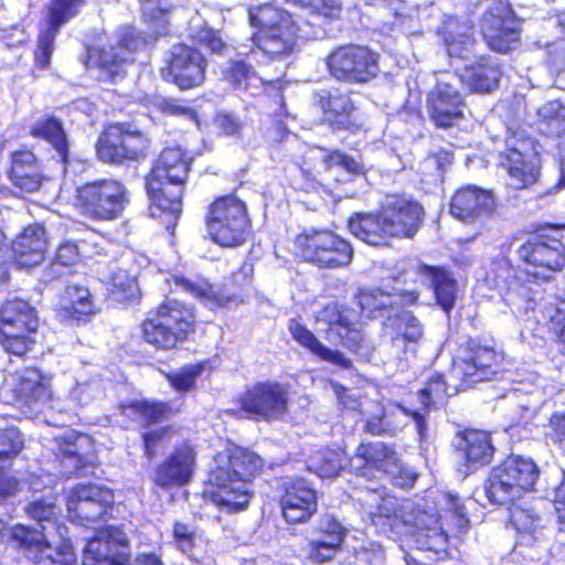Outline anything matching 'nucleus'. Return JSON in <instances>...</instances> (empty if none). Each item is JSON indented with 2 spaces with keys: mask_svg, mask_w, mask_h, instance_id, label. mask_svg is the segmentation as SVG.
<instances>
[{
  "mask_svg": "<svg viewBox=\"0 0 565 565\" xmlns=\"http://www.w3.org/2000/svg\"><path fill=\"white\" fill-rule=\"evenodd\" d=\"M52 502L41 505L38 500V565H75L71 542L65 537L66 529L53 519Z\"/></svg>",
  "mask_w": 565,
  "mask_h": 565,
  "instance_id": "14",
  "label": "nucleus"
},
{
  "mask_svg": "<svg viewBox=\"0 0 565 565\" xmlns=\"http://www.w3.org/2000/svg\"><path fill=\"white\" fill-rule=\"evenodd\" d=\"M121 414L132 420L150 425L168 417L171 408L166 403L132 401L128 404H121Z\"/></svg>",
  "mask_w": 565,
  "mask_h": 565,
  "instance_id": "46",
  "label": "nucleus"
},
{
  "mask_svg": "<svg viewBox=\"0 0 565 565\" xmlns=\"http://www.w3.org/2000/svg\"><path fill=\"white\" fill-rule=\"evenodd\" d=\"M150 139L128 122L109 125L99 135L97 158L108 164L125 166L147 157Z\"/></svg>",
  "mask_w": 565,
  "mask_h": 565,
  "instance_id": "9",
  "label": "nucleus"
},
{
  "mask_svg": "<svg viewBox=\"0 0 565 565\" xmlns=\"http://www.w3.org/2000/svg\"><path fill=\"white\" fill-rule=\"evenodd\" d=\"M360 494L359 500L371 515L387 519L393 527H397L399 523L403 524L399 515L403 502L398 504L397 499L387 494L385 488H366Z\"/></svg>",
  "mask_w": 565,
  "mask_h": 565,
  "instance_id": "39",
  "label": "nucleus"
},
{
  "mask_svg": "<svg viewBox=\"0 0 565 565\" xmlns=\"http://www.w3.org/2000/svg\"><path fill=\"white\" fill-rule=\"evenodd\" d=\"M288 387L279 382H258L237 397L238 409H227L234 416L252 419L277 420L288 408Z\"/></svg>",
  "mask_w": 565,
  "mask_h": 565,
  "instance_id": "11",
  "label": "nucleus"
},
{
  "mask_svg": "<svg viewBox=\"0 0 565 565\" xmlns=\"http://www.w3.org/2000/svg\"><path fill=\"white\" fill-rule=\"evenodd\" d=\"M520 278L509 287L505 301L511 307L513 315L521 317L529 312L534 313V319L540 320L537 311L542 318L555 321L562 324V317L565 315V300L561 299L554 302L544 301L539 282H520Z\"/></svg>",
  "mask_w": 565,
  "mask_h": 565,
  "instance_id": "21",
  "label": "nucleus"
},
{
  "mask_svg": "<svg viewBox=\"0 0 565 565\" xmlns=\"http://www.w3.org/2000/svg\"><path fill=\"white\" fill-rule=\"evenodd\" d=\"M114 502L111 490L97 484H78L67 497V512L72 520L95 522L107 514Z\"/></svg>",
  "mask_w": 565,
  "mask_h": 565,
  "instance_id": "25",
  "label": "nucleus"
},
{
  "mask_svg": "<svg viewBox=\"0 0 565 565\" xmlns=\"http://www.w3.org/2000/svg\"><path fill=\"white\" fill-rule=\"evenodd\" d=\"M263 466L264 460L256 452L238 446L227 447L214 458L206 499L225 513L245 510L254 493L253 479Z\"/></svg>",
  "mask_w": 565,
  "mask_h": 565,
  "instance_id": "2",
  "label": "nucleus"
},
{
  "mask_svg": "<svg viewBox=\"0 0 565 565\" xmlns=\"http://www.w3.org/2000/svg\"><path fill=\"white\" fill-rule=\"evenodd\" d=\"M419 276L430 282L437 303L449 313L457 299V282L450 273L444 268L411 263L402 267L395 280L407 284L416 281Z\"/></svg>",
  "mask_w": 565,
  "mask_h": 565,
  "instance_id": "27",
  "label": "nucleus"
},
{
  "mask_svg": "<svg viewBox=\"0 0 565 565\" xmlns=\"http://www.w3.org/2000/svg\"><path fill=\"white\" fill-rule=\"evenodd\" d=\"M143 45L145 39L137 35L135 29L129 28L122 33L116 46L92 49L88 51V58L106 78L114 82L117 77L124 76L126 65L132 60V53Z\"/></svg>",
  "mask_w": 565,
  "mask_h": 565,
  "instance_id": "24",
  "label": "nucleus"
},
{
  "mask_svg": "<svg viewBox=\"0 0 565 565\" xmlns=\"http://www.w3.org/2000/svg\"><path fill=\"white\" fill-rule=\"evenodd\" d=\"M10 253L18 268L30 269L35 266V225H29L17 236Z\"/></svg>",
  "mask_w": 565,
  "mask_h": 565,
  "instance_id": "48",
  "label": "nucleus"
},
{
  "mask_svg": "<svg viewBox=\"0 0 565 565\" xmlns=\"http://www.w3.org/2000/svg\"><path fill=\"white\" fill-rule=\"evenodd\" d=\"M316 102L323 113L324 120L333 129L356 131L365 124L358 115L349 95L321 90L317 93Z\"/></svg>",
  "mask_w": 565,
  "mask_h": 565,
  "instance_id": "31",
  "label": "nucleus"
},
{
  "mask_svg": "<svg viewBox=\"0 0 565 565\" xmlns=\"http://www.w3.org/2000/svg\"><path fill=\"white\" fill-rule=\"evenodd\" d=\"M322 162L326 169L340 167L351 174L364 173V164L359 158L349 156L340 150L326 153L322 157Z\"/></svg>",
  "mask_w": 565,
  "mask_h": 565,
  "instance_id": "60",
  "label": "nucleus"
},
{
  "mask_svg": "<svg viewBox=\"0 0 565 565\" xmlns=\"http://www.w3.org/2000/svg\"><path fill=\"white\" fill-rule=\"evenodd\" d=\"M303 259L319 268L337 269L353 258L351 244L328 230H310L297 237Z\"/></svg>",
  "mask_w": 565,
  "mask_h": 565,
  "instance_id": "13",
  "label": "nucleus"
},
{
  "mask_svg": "<svg viewBox=\"0 0 565 565\" xmlns=\"http://www.w3.org/2000/svg\"><path fill=\"white\" fill-rule=\"evenodd\" d=\"M499 164L507 171L509 185L514 189H525L537 181L540 160L527 140H507L505 150L499 154Z\"/></svg>",
  "mask_w": 565,
  "mask_h": 565,
  "instance_id": "20",
  "label": "nucleus"
},
{
  "mask_svg": "<svg viewBox=\"0 0 565 565\" xmlns=\"http://www.w3.org/2000/svg\"><path fill=\"white\" fill-rule=\"evenodd\" d=\"M55 441L58 445V452L63 456V461L82 463L81 466H75L76 469L85 466L87 460L79 454V449L87 441V436L79 435L73 429H65L55 436Z\"/></svg>",
  "mask_w": 565,
  "mask_h": 565,
  "instance_id": "54",
  "label": "nucleus"
},
{
  "mask_svg": "<svg viewBox=\"0 0 565 565\" xmlns=\"http://www.w3.org/2000/svg\"><path fill=\"white\" fill-rule=\"evenodd\" d=\"M398 459L393 446L376 441L361 444L356 448L355 456L351 458L350 465L358 471V476L369 478L373 471L387 475L388 471L396 470Z\"/></svg>",
  "mask_w": 565,
  "mask_h": 565,
  "instance_id": "34",
  "label": "nucleus"
},
{
  "mask_svg": "<svg viewBox=\"0 0 565 565\" xmlns=\"http://www.w3.org/2000/svg\"><path fill=\"white\" fill-rule=\"evenodd\" d=\"M327 66L335 79L359 84L374 78L379 72L377 54L361 45H342L327 57Z\"/></svg>",
  "mask_w": 565,
  "mask_h": 565,
  "instance_id": "17",
  "label": "nucleus"
},
{
  "mask_svg": "<svg viewBox=\"0 0 565 565\" xmlns=\"http://www.w3.org/2000/svg\"><path fill=\"white\" fill-rule=\"evenodd\" d=\"M394 20L391 21L393 29L398 30L405 34H413L416 32V17L415 10L407 8L403 2L396 1L393 7Z\"/></svg>",
  "mask_w": 565,
  "mask_h": 565,
  "instance_id": "63",
  "label": "nucleus"
},
{
  "mask_svg": "<svg viewBox=\"0 0 565 565\" xmlns=\"http://www.w3.org/2000/svg\"><path fill=\"white\" fill-rule=\"evenodd\" d=\"M480 31L492 51L507 53L515 49L520 40V23L509 3L502 0H483Z\"/></svg>",
  "mask_w": 565,
  "mask_h": 565,
  "instance_id": "12",
  "label": "nucleus"
},
{
  "mask_svg": "<svg viewBox=\"0 0 565 565\" xmlns=\"http://www.w3.org/2000/svg\"><path fill=\"white\" fill-rule=\"evenodd\" d=\"M195 467V452L188 445L175 448L151 475L152 482L166 490L188 484Z\"/></svg>",
  "mask_w": 565,
  "mask_h": 565,
  "instance_id": "28",
  "label": "nucleus"
},
{
  "mask_svg": "<svg viewBox=\"0 0 565 565\" xmlns=\"http://www.w3.org/2000/svg\"><path fill=\"white\" fill-rule=\"evenodd\" d=\"M178 333L175 329L169 327V324L161 321V319H158L154 313H150L142 323L145 341L161 350L173 349L178 342H182L186 339L184 335Z\"/></svg>",
  "mask_w": 565,
  "mask_h": 565,
  "instance_id": "44",
  "label": "nucleus"
},
{
  "mask_svg": "<svg viewBox=\"0 0 565 565\" xmlns=\"http://www.w3.org/2000/svg\"><path fill=\"white\" fill-rule=\"evenodd\" d=\"M431 119L438 127L447 128L462 118V96L450 83L438 81L427 98Z\"/></svg>",
  "mask_w": 565,
  "mask_h": 565,
  "instance_id": "33",
  "label": "nucleus"
},
{
  "mask_svg": "<svg viewBox=\"0 0 565 565\" xmlns=\"http://www.w3.org/2000/svg\"><path fill=\"white\" fill-rule=\"evenodd\" d=\"M175 285L182 291L188 292L201 300L206 301V303H217L218 306L225 305L223 297H214L212 295L211 286L206 282H193L185 277H175Z\"/></svg>",
  "mask_w": 565,
  "mask_h": 565,
  "instance_id": "61",
  "label": "nucleus"
},
{
  "mask_svg": "<svg viewBox=\"0 0 565 565\" xmlns=\"http://www.w3.org/2000/svg\"><path fill=\"white\" fill-rule=\"evenodd\" d=\"M322 162L326 169L340 167L351 174L364 173V164L359 158L349 156L340 150L326 153L322 157Z\"/></svg>",
  "mask_w": 565,
  "mask_h": 565,
  "instance_id": "59",
  "label": "nucleus"
},
{
  "mask_svg": "<svg viewBox=\"0 0 565 565\" xmlns=\"http://www.w3.org/2000/svg\"><path fill=\"white\" fill-rule=\"evenodd\" d=\"M395 296L382 290H361L355 296V303L360 308L359 317L364 315L370 319L385 318L396 311Z\"/></svg>",
  "mask_w": 565,
  "mask_h": 565,
  "instance_id": "43",
  "label": "nucleus"
},
{
  "mask_svg": "<svg viewBox=\"0 0 565 565\" xmlns=\"http://www.w3.org/2000/svg\"><path fill=\"white\" fill-rule=\"evenodd\" d=\"M317 492L306 479H288L284 482L280 507L288 523L307 522L317 512Z\"/></svg>",
  "mask_w": 565,
  "mask_h": 565,
  "instance_id": "29",
  "label": "nucleus"
},
{
  "mask_svg": "<svg viewBox=\"0 0 565 565\" xmlns=\"http://www.w3.org/2000/svg\"><path fill=\"white\" fill-rule=\"evenodd\" d=\"M318 537L309 544L308 557L316 563L331 561L339 552L347 529L332 514H323L317 525Z\"/></svg>",
  "mask_w": 565,
  "mask_h": 565,
  "instance_id": "35",
  "label": "nucleus"
},
{
  "mask_svg": "<svg viewBox=\"0 0 565 565\" xmlns=\"http://www.w3.org/2000/svg\"><path fill=\"white\" fill-rule=\"evenodd\" d=\"M153 313L158 319H161V321L169 324V327L175 329L180 335L186 338L188 334L193 331V310L181 301L167 298Z\"/></svg>",
  "mask_w": 565,
  "mask_h": 565,
  "instance_id": "42",
  "label": "nucleus"
},
{
  "mask_svg": "<svg viewBox=\"0 0 565 565\" xmlns=\"http://www.w3.org/2000/svg\"><path fill=\"white\" fill-rule=\"evenodd\" d=\"M205 222L210 237L224 247L241 245L248 233L246 205L235 195L216 199L209 207Z\"/></svg>",
  "mask_w": 565,
  "mask_h": 565,
  "instance_id": "10",
  "label": "nucleus"
},
{
  "mask_svg": "<svg viewBox=\"0 0 565 565\" xmlns=\"http://www.w3.org/2000/svg\"><path fill=\"white\" fill-rule=\"evenodd\" d=\"M10 179L22 192L35 191V154L32 151H17L12 154Z\"/></svg>",
  "mask_w": 565,
  "mask_h": 565,
  "instance_id": "45",
  "label": "nucleus"
},
{
  "mask_svg": "<svg viewBox=\"0 0 565 565\" xmlns=\"http://www.w3.org/2000/svg\"><path fill=\"white\" fill-rule=\"evenodd\" d=\"M347 457L341 449H320L309 458V469L321 478H331L344 467Z\"/></svg>",
  "mask_w": 565,
  "mask_h": 565,
  "instance_id": "47",
  "label": "nucleus"
},
{
  "mask_svg": "<svg viewBox=\"0 0 565 565\" xmlns=\"http://www.w3.org/2000/svg\"><path fill=\"white\" fill-rule=\"evenodd\" d=\"M248 15L250 24L258 29L253 35L254 44L273 60L289 55L294 51L297 36L320 35L319 30H305L287 11L268 3L249 9Z\"/></svg>",
  "mask_w": 565,
  "mask_h": 565,
  "instance_id": "5",
  "label": "nucleus"
},
{
  "mask_svg": "<svg viewBox=\"0 0 565 565\" xmlns=\"http://www.w3.org/2000/svg\"><path fill=\"white\" fill-rule=\"evenodd\" d=\"M7 384L10 385L17 402L25 405L35 402V367L28 366L15 372Z\"/></svg>",
  "mask_w": 565,
  "mask_h": 565,
  "instance_id": "53",
  "label": "nucleus"
},
{
  "mask_svg": "<svg viewBox=\"0 0 565 565\" xmlns=\"http://www.w3.org/2000/svg\"><path fill=\"white\" fill-rule=\"evenodd\" d=\"M501 370L499 355L489 347H478L468 353L466 358L454 362L449 379L452 384H447L443 375L433 376L419 393V402L424 408L439 407L451 393L465 391L475 384L489 381Z\"/></svg>",
  "mask_w": 565,
  "mask_h": 565,
  "instance_id": "4",
  "label": "nucleus"
},
{
  "mask_svg": "<svg viewBox=\"0 0 565 565\" xmlns=\"http://www.w3.org/2000/svg\"><path fill=\"white\" fill-rule=\"evenodd\" d=\"M93 312V305L87 288L78 285H67L62 296L57 316L62 321H81Z\"/></svg>",
  "mask_w": 565,
  "mask_h": 565,
  "instance_id": "40",
  "label": "nucleus"
},
{
  "mask_svg": "<svg viewBox=\"0 0 565 565\" xmlns=\"http://www.w3.org/2000/svg\"><path fill=\"white\" fill-rule=\"evenodd\" d=\"M167 64L161 70L162 77L181 89L200 86L205 79V60L191 46L181 43L172 45L167 55Z\"/></svg>",
  "mask_w": 565,
  "mask_h": 565,
  "instance_id": "23",
  "label": "nucleus"
},
{
  "mask_svg": "<svg viewBox=\"0 0 565 565\" xmlns=\"http://www.w3.org/2000/svg\"><path fill=\"white\" fill-rule=\"evenodd\" d=\"M457 449L465 459L467 472L490 463L494 448L490 436L481 430H468L458 437Z\"/></svg>",
  "mask_w": 565,
  "mask_h": 565,
  "instance_id": "36",
  "label": "nucleus"
},
{
  "mask_svg": "<svg viewBox=\"0 0 565 565\" xmlns=\"http://www.w3.org/2000/svg\"><path fill=\"white\" fill-rule=\"evenodd\" d=\"M315 318L317 323L326 326V329L322 330L331 342L356 350L363 341L359 312L354 309L331 301L318 310Z\"/></svg>",
  "mask_w": 565,
  "mask_h": 565,
  "instance_id": "22",
  "label": "nucleus"
},
{
  "mask_svg": "<svg viewBox=\"0 0 565 565\" xmlns=\"http://www.w3.org/2000/svg\"><path fill=\"white\" fill-rule=\"evenodd\" d=\"M502 72L492 57H480L475 64L466 66L460 75L461 82L472 92L491 93L499 86Z\"/></svg>",
  "mask_w": 565,
  "mask_h": 565,
  "instance_id": "37",
  "label": "nucleus"
},
{
  "mask_svg": "<svg viewBox=\"0 0 565 565\" xmlns=\"http://www.w3.org/2000/svg\"><path fill=\"white\" fill-rule=\"evenodd\" d=\"M190 35L199 45L209 49L213 53L221 54L225 49L223 40L211 28L202 26L196 30L194 25H191Z\"/></svg>",
  "mask_w": 565,
  "mask_h": 565,
  "instance_id": "64",
  "label": "nucleus"
},
{
  "mask_svg": "<svg viewBox=\"0 0 565 565\" xmlns=\"http://www.w3.org/2000/svg\"><path fill=\"white\" fill-rule=\"evenodd\" d=\"M405 416L413 418L420 440L427 439L425 415L419 411H411L399 405L387 408L380 404L374 405V411L365 419L364 431L373 436H395L402 430Z\"/></svg>",
  "mask_w": 565,
  "mask_h": 565,
  "instance_id": "26",
  "label": "nucleus"
},
{
  "mask_svg": "<svg viewBox=\"0 0 565 565\" xmlns=\"http://www.w3.org/2000/svg\"><path fill=\"white\" fill-rule=\"evenodd\" d=\"M84 0H51L45 14L46 29L39 40L42 56H38V67L50 64L54 50V40L62 25L79 13Z\"/></svg>",
  "mask_w": 565,
  "mask_h": 565,
  "instance_id": "32",
  "label": "nucleus"
},
{
  "mask_svg": "<svg viewBox=\"0 0 565 565\" xmlns=\"http://www.w3.org/2000/svg\"><path fill=\"white\" fill-rule=\"evenodd\" d=\"M518 254L531 267L526 275L543 281L550 280L565 264L564 245L551 236L530 237L518 248Z\"/></svg>",
  "mask_w": 565,
  "mask_h": 565,
  "instance_id": "18",
  "label": "nucleus"
},
{
  "mask_svg": "<svg viewBox=\"0 0 565 565\" xmlns=\"http://www.w3.org/2000/svg\"><path fill=\"white\" fill-rule=\"evenodd\" d=\"M23 439L15 427L0 429V470L9 467L12 459L22 450Z\"/></svg>",
  "mask_w": 565,
  "mask_h": 565,
  "instance_id": "56",
  "label": "nucleus"
},
{
  "mask_svg": "<svg viewBox=\"0 0 565 565\" xmlns=\"http://www.w3.org/2000/svg\"><path fill=\"white\" fill-rule=\"evenodd\" d=\"M454 22L450 21L444 31V42L447 52L451 57L466 58L472 52L475 46L473 30L470 26H463L462 31H452Z\"/></svg>",
  "mask_w": 565,
  "mask_h": 565,
  "instance_id": "51",
  "label": "nucleus"
},
{
  "mask_svg": "<svg viewBox=\"0 0 565 565\" xmlns=\"http://www.w3.org/2000/svg\"><path fill=\"white\" fill-rule=\"evenodd\" d=\"M399 515L406 533L419 550L436 554L447 551L448 534L439 523V516L433 508L426 509L412 500H404Z\"/></svg>",
  "mask_w": 565,
  "mask_h": 565,
  "instance_id": "15",
  "label": "nucleus"
},
{
  "mask_svg": "<svg viewBox=\"0 0 565 565\" xmlns=\"http://www.w3.org/2000/svg\"><path fill=\"white\" fill-rule=\"evenodd\" d=\"M38 138L45 141L54 151L53 161L58 172L65 173L68 161V139L60 119L45 116L38 121Z\"/></svg>",
  "mask_w": 565,
  "mask_h": 565,
  "instance_id": "38",
  "label": "nucleus"
},
{
  "mask_svg": "<svg viewBox=\"0 0 565 565\" xmlns=\"http://www.w3.org/2000/svg\"><path fill=\"white\" fill-rule=\"evenodd\" d=\"M83 565H163L161 557L140 553L131 563V547L127 534L117 526H108L89 540L83 552Z\"/></svg>",
  "mask_w": 565,
  "mask_h": 565,
  "instance_id": "8",
  "label": "nucleus"
},
{
  "mask_svg": "<svg viewBox=\"0 0 565 565\" xmlns=\"http://www.w3.org/2000/svg\"><path fill=\"white\" fill-rule=\"evenodd\" d=\"M483 492L492 504L511 505L510 520L518 532L513 556L545 562L550 552L547 519L525 502L515 503L524 493L511 478H507L504 469L497 466L491 470Z\"/></svg>",
  "mask_w": 565,
  "mask_h": 565,
  "instance_id": "1",
  "label": "nucleus"
},
{
  "mask_svg": "<svg viewBox=\"0 0 565 565\" xmlns=\"http://www.w3.org/2000/svg\"><path fill=\"white\" fill-rule=\"evenodd\" d=\"M424 207L403 195H388L376 212L353 213L349 231L372 246H388L393 238H412L423 224Z\"/></svg>",
  "mask_w": 565,
  "mask_h": 565,
  "instance_id": "3",
  "label": "nucleus"
},
{
  "mask_svg": "<svg viewBox=\"0 0 565 565\" xmlns=\"http://www.w3.org/2000/svg\"><path fill=\"white\" fill-rule=\"evenodd\" d=\"M299 6L311 9V19L303 21V25L316 28L319 20L339 19L342 12V3L340 0H295Z\"/></svg>",
  "mask_w": 565,
  "mask_h": 565,
  "instance_id": "55",
  "label": "nucleus"
},
{
  "mask_svg": "<svg viewBox=\"0 0 565 565\" xmlns=\"http://www.w3.org/2000/svg\"><path fill=\"white\" fill-rule=\"evenodd\" d=\"M499 466L504 469L507 478H511L524 494L534 490L540 470L531 458L512 455Z\"/></svg>",
  "mask_w": 565,
  "mask_h": 565,
  "instance_id": "41",
  "label": "nucleus"
},
{
  "mask_svg": "<svg viewBox=\"0 0 565 565\" xmlns=\"http://www.w3.org/2000/svg\"><path fill=\"white\" fill-rule=\"evenodd\" d=\"M204 370L203 364H190L168 375L171 386L178 392H189Z\"/></svg>",
  "mask_w": 565,
  "mask_h": 565,
  "instance_id": "58",
  "label": "nucleus"
},
{
  "mask_svg": "<svg viewBox=\"0 0 565 565\" xmlns=\"http://www.w3.org/2000/svg\"><path fill=\"white\" fill-rule=\"evenodd\" d=\"M83 213L90 218L110 221L119 217L128 200L125 186L114 179H102L78 189Z\"/></svg>",
  "mask_w": 565,
  "mask_h": 565,
  "instance_id": "16",
  "label": "nucleus"
},
{
  "mask_svg": "<svg viewBox=\"0 0 565 565\" xmlns=\"http://www.w3.org/2000/svg\"><path fill=\"white\" fill-rule=\"evenodd\" d=\"M35 313L30 305L21 299L4 302L0 310V344L10 354L22 356L32 342H28L24 331L35 332L31 326Z\"/></svg>",
  "mask_w": 565,
  "mask_h": 565,
  "instance_id": "19",
  "label": "nucleus"
},
{
  "mask_svg": "<svg viewBox=\"0 0 565 565\" xmlns=\"http://www.w3.org/2000/svg\"><path fill=\"white\" fill-rule=\"evenodd\" d=\"M190 164L181 148L162 150L146 179V190L152 205L175 216L181 213Z\"/></svg>",
  "mask_w": 565,
  "mask_h": 565,
  "instance_id": "6",
  "label": "nucleus"
},
{
  "mask_svg": "<svg viewBox=\"0 0 565 565\" xmlns=\"http://www.w3.org/2000/svg\"><path fill=\"white\" fill-rule=\"evenodd\" d=\"M10 540L20 554L31 563L35 562V529L15 524L10 530Z\"/></svg>",
  "mask_w": 565,
  "mask_h": 565,
  "instance_id": "57",
  "label": "nucleus"
},
{
  "mask_svg": "<svg viewBox=\"0 0 565 565\" xmlns=\"http://www.w3.org/2000/svg\"><path fill=\"white\" fill-rule=\"evenodd\" d=\"M494 207L492 193L476 185L460 188L450 201L451 215L465 223H475L489 217L494 212Z\"/></svg>",
  "mask_w": 565,
  "mask_h": 565,
  "instance_id": "30",
  "label": "nucleus"
},
{
  "mask_svg": "<svg viewBox=\"0 0 565 565\" xmlns=\"http://www.w3.org/2000/svg\"><path fill=\"white\" fill-rule=\"evenodd\" d=\"M289 331L295 341L308 349L315 355L318 356L321 351H324V345L317 339V337L296 319H291L289 321Z\"/></svg>",
  "mask_w": 565,
  "mask_h": 565,
  "instance_id": "62",
  "label": "nucleus"
},
{
  "mask_svg": "<svg viewBox=\"0 0 565 565\" xmlns=\"http://www.w3.org/2000/svg\"><path fill=\"white\" fill-rule=\"evenodd\" d=\"M225 79L236 90H248L250 87H258L260 78L256 72L244 61H230L224 70Z\"/></svg>",
  "mask_w": 565,
  "mask_h": 565,
  "instance_id": "52",
  "label": "nucleus"
},
{
  "mask_svg": "<svg viewBox=\"0 0 565 565\" xmlns=\"http://www.w3.org/2000/svg\"><path fill=\"white\" fill-rule=\"evenodd\" d=\"M173 537L178 548L191 559L201 563L204 557V542L189 524L175 522Z\"/></svg>",
  "mask_w": 565,
  "mask_h": 565,
  "instance_id": "49",
  "label": "nucleus"
},
{
  "mask_svg": "<svg viewBox=\"0 0 565 565\" xmlns=\"http://www.w3.org/2000/svg\"><path fill=\"white\" fill-rule=\"evenodd\" d=\"M424 339V324L409 310H397L384 322L380 352L388 363L404 369L415 359Z\"/></svg>",
  "mask_w": 565,
  "mask_h": 565,
  "instance_id": "7",
  "label": "nucleus"
},
{
  "mask_svg": "<svg viewBox=\"0 0 565 565\" xmlns=\"http://www.w3.org/2000/svg\"><path fill=\"white\" fill-rule=\"evenodd\" d=\"M81 253V247L77 244L71 242L61 244L55 253V259L43 273V282L47 284L54 278L64 276L67 268L77 262Z\"/></svg>",
  "mask_w": 565,
  "mask_h": 565,
  "instance_id": "50",
  "label": "nucleus"
}]
</instances>
